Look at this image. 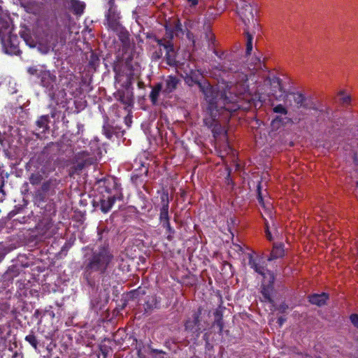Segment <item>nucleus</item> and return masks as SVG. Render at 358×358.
I'll return each mask as SVG.
<instances>
[{
  "instance_id": "f257e3e1",
  "label": "nucleus",
  "mask_w": 358,
  "mask_h": 358,
  "mask_svg": "<svg viewBox=\"0 0 358 358\" xmlns=\"http://www.w3.org/2000/svg\"><path fill=\"white\" fill-rule=\"evenodd\" d=\"M198 85L207 103L206 113L208 116L203 119L204 124L211 129L213 137L217 138L226 131L220 122L219 119L229 121L232 113L240 108L238 96L232 95L226 90L219 91L208 81L201 82L193 80Z\"/></svg>"
},
{
  "instance_id": "f03ea898",
  "label": "nucleus",
  "mask_w": 358,
  "mask_h": 358,
  "mask_svg": "<svg viewBox=\"0 0 358 358\" xmlns=\"http://www.w3.org/2000/svg\"><path fill=\"white\" fill-rule=\"evenodd\" d=\"M113 257L108 245H100L92 252L87 259L83 273V278L90 287H93L95 285L92 274L95 272L101 275L105 274Z\"/></svg>"
},
{
  "instance_id": "7ed1b4c3",
  "label": "nucleus",
  "mask_w": 358,
  "mask_h": 358,
  "mask_svg": "<svg viewBox=\"0 0 358 358\" xmlns=\"http://www.w3.org/2000/svg\"><path fill=\"white\" fill-rule=\"evenodd\" d=\"M42 33L38 49L43 53L47 54L50 50H54L58 43L59 25L56 20H46L42 25Z\"/></svg>"
},
{
  "instance_id": "20e7f679",
  "label": "nucleus",
  "mask_w": 358,
  "mask_h": 358,
  "mask_svg": "<svg viewBox=\"0 0 358 358\" xmlns=\"http://www.w3.org/2000/svg\"><path fill=\"white\" fill-rule=\"evenodd\" d=\"M231 59H227L222 63H219L215 66V69L223 73H234V87L236 91L238 94H244L248 92L250 90L248 74L244 72L239 71L238 66L234 63H231Z\"/></svg>"
},
{
  "instance_id": "39448f33",
  "label": "nucleus",
  "mask_w": 358,
  "mask_h": 358,
  "mask_svg": "<svg viewBox=\"0 0 358 358\" xmlns=\"http://www.w3.org/2000/svg\"><path fill=\"white\" fill-rule=\"evenodd\" d=\"M240 6L237 7V13L245 25L244 34L246 37L245 55H250L252 50L253 36L249 31V27L254 22L252 6L245 1L240 0Z\"/></svg>"
},
{
  "instance_id": "423d86ee",
  "label": "nucleus",
  "mask_w": 358,
  "mask_h": 358,
  "mask_svg": "<svg viewBox=\"0 0 358 358\" xmlns=\"http://www.w3.org/2000/svg\"><path fill=\"white\" fill-rule=\"evenodd\" d=\"M289 101L292 100L298 109L313 110L322 113L324 110L317 108L311 96H306L301 92H291L287 94Z\"/></svg>"
},
{
  "instance_id": "0eeeda50",
  "label": "nucleus",
  "mask_w": 358,
  "mask_h": 358,
  "mask_svg": "<svg viewBox=\"0 0 358 358\" xmlns=\"http://www.w3.org/2000/svg\"><path fill=\"white\" fill-rule=\"evenodd\" d=\"M201 314L202 308L199 307L197 310L192 313L191 317H188L184 323L185 330L194 334L196 337H199L202 332Z\"/></svg>"
},
{
  "instance_id": "6e6552de",
  "label": "nucleus",
  "mask_w": 358,
  "mask_h": 358,
  "mask_svg": "<svg viewBox=\"0 0 358 358\" xmlns=\"http://www.w3.org/2000/svg\"><path fill=\"white\" fill-rule=\"evenodd\" d=\"M154 41L157 45L166 50L165 59L166 64L171 66L178 67L179 62L176 60V52L173 46V43L171 41H167L166 38H154Z\"/></svg>"
},
{
  "instance_id": "1a4fd4ad",
  "label": "nucleus",
  "mask_w": 358,
  "mask_h": 358,
  "mask_svg": "<svg viewBox=\"0 0 358 358\" xmlns=\"http://www.w3.org/2000/svg\"><path fill=\"white\" fill-rule=\"evenodd\" d=\"M268 275L266 278L263 279V282L261 285L262 301L273 303V299L272 295L274 292L275 277L273 273H268Z\"/></svg>"
},
{
  "instance_id": "9d476101",
  "label": "nucleus",
  "mask_w": 358,
  "mask_h": 358,
  "mask_svg": "<svg viewBox=\"0 0 358 358\" xmlns=\"http://www.w3.org/2000/svg\"><path fill=\"white\" fill-rule=\"evenodd\" d=\"M108 4L110 7L105 15V24L108 27V29L114 31H117L120 27V13L116 10L114 0H109Z\"/></svg>"
},
{
  "instance_id": "9b49d317",
  "label": "nucleus",
  "mask_w": 358,
  "mask_h": 358,
  "mask_svg": "<svg viewBox=\"0 0 358 358\" xmlns=\"http://www.w3.org/2000/svg\"><path fill=\"white\" fill-rule=\"evenodd\" d=\"M0 41L6 54L17 55L20 53L19 39L16 35L9 33L7 36H3Z\"/></svg>"
},
{
  "instance_id": "f8f14e48",
  "label": "nucleus",
  "mask_w": 358,
  "mask_h": 358,
  "mask_svg": "<svg viewBox=\"0 0 358 358\" xmlns=\"http://www.w3.org/2000/svg\"><path fill=\"white\" fill-rule=\"evenodd\" d=\"M99 182L102 183L101 187L109 195L122 197L121 185L118 182L117 178L109 176L101 179Z\"/></svg>"
},
{
  "instance_id": "ddd939ff",
  "label": "nucleus",
  "mask_w": 358,
  "mask_h": 358,
  "mask_svg": "<svg viewBox=\"0 0 358 358\" xmlns=\"http://www.w3.org/2000/svg\"><path fill=\"white\" fill-rule=\"evenodd\" d=\"M161 206L159 208V222L162 225L170 222L169 216V196L167 190H163L160 195Z\"/></svg>"
},
{
  "instance_id": "4468645a",
  "label": "nucleus",
  "mask_w": 358,
  "mask_h": 358,
  "mask_svg": "<svg viewBox=\"0 0 358 358\" xmlns=\"http://www.w3.org/2000/svg\"><path fill=\"white\" fill-rule=\"evenodd\" d=\"M76 164L73 165L70 170L73 173L83 170L86 166L91 165L94 162L93 158L90 157V155L87 151H81L75 155Z\"/></svg>"
},
{
  "instance_id": "2eb2a0df",
  "label": "nucleus",
  "mask_w": 358,
  "mask_h": 358,
  "mask_svg": "<svg viewBox=\"0 0 358 358\" xmlns=\"http://www.w3.org/2000/svg\"><path fill=\"white\" fill-rule=\"evenodd\" d=\"M131 79V76L127 78L125 85L127 91L118 90L115 95L116 99L126 106H131L134 102L133 93L129 90L132 84Z\"/></svg>"
},
{
  "instance_id": "dca6fc26",
  "label": "nucleus",
  "mask_w": 358,
  "mask_h": 358,
  "mask_svg": "<svg viewBox=\"0 0 358 358\" xmlns=\"http://www.w3.org/2000/svg\"><path fill=\"white\" fill-rule=\"evenodd\" d=\"M38 78L40 79L41 85L50 90L54 88L57 80L56 76L51 73L50 71L42 69L38 73Z\"/></svg>"
},
{
  "instance_id": "f3484780",
  "label": "nucleus",
  "mask_w": 358,
  "mask_h": 358,
  "mask_svg": "<svg viewBox=\"0 0 358 358\" xmlns=\"http://www.w3.org/2000/svg\"><path fill=\"white\" fill-rule=\"evenodd\" d=\"M21 5L25 10L34 15H38L43 8V3L41 0H22Z\"/></svg>"
},
{
  "instance_id": "a211bd4d",
  "label": "nucleus",
  "mask_w": 358,
  "mask_h": 358,
  "mask_svg": "<svg viewBox=\"0 0 358 358\" xmlns=\"http://www.w3.org/2000/svg\"><path fill=\"white\" fill-rule=\"evenodd\" d=\"M161 298L157 295L148 296L143 304L144 313L150 314L154 309L160 308Z\"/></svg>"
},
{
  "instance_id": "6ab92c4d",
  "label": "nucleus",
  "mask_w": 358,
  "mask_h": 358,
  "mask_svg": "<svg viewBox=\"0 0 358 358\" xmlns=\"http://www.w3.org/2000/svg\"><path fill=\"white\" fill-rule=\"evenodd\" d=\"M53 227V222L50 219H43L37 225V229L46 238H50L55 234V232L50 231Z\"/></svg>"
},
{
  "instance_id": "aec40b11",
  "label": "nucleus",
  "mask_w": 358,
  "mask_h": 358,
  "mask_svg": "<svg viewBox=\"0 0 358 358\" xmlns=\"http://www.w3.org/2000/svg\"><path fill=\"white\" fill-rule=\"evenodd\" d=\"M180 80L176 76H169L165 80V87L162 90V93L169 94L174 92L179 85Z\"/></svg>"
},
{
  "instance_id": "412c9836",
  "label": "nucleus",
  "mask_w": 358,
  "mask_h": 358,
  "mask_svg": "<svg viewBox=\"0 0 358 358\" xmlns=\"http://www.w3.org/2000/svg\"><path fill=\"white\" fill-rule=\"evenodd\" d=\"M122 197H119L115 195H108L106 197L103 195L100 200V209L103 213H108L117 199H122Z\"/></svg>"
},
{
  "instance_id": "4be33fe9",
  "label": "nucleus",
  "mask_w": 358,
  "mask_h": 358,
  "mask_svg": "<svg viewBox=\"0 0 358 358\" xmlns=\"http://www.w3.org/2000/svg\"><path fill=\"white\" fill-rule=\"evenodd\" d=\"M285 255L284 245L282 243H274L273 249L267 258L268 262L281 258Z\"/></svg>"
},
{
  "instance_id": "5701e85b",
  "label": "nucleus",
  "mask_w": 358,
  "mask_h": 358,
  "mask_svg": "<svg viewBox=\"0 0 358 358\" xmlns=\"http://www.w3.org/2000/svg\"><path fill=\"white\" fill-rule=\"evenodd\" d=\"M60 182L61 180L57 178H50L42 184L41 189L43 192L51 191L53 194L55 193V190L59 188Z\"/></svg>"
},
{
  "instance_id": "b1692460",
  "label": "nucleus",
  "mask_w": 358,
  "mask_h": 358,
  "mask_svg": "<svg viewBox=\"0 0 358 358\" xmlns=\"http://www.w3.org/2000/svg\"><path fill=\"white\" fill-rule=\"evenodd\" d=\"M308 301L310 303L318 306H324L329 299L328 294L322 292V294H313L308 296Z\"/></svg>"
},
{
  "instance_id": "393cba45",
  "label": "nucleus",
  "mask_w": 358,
  "mask_h": 358,
  "mask_svg": "<svg viewBox=\"0 0 358 358\" xmlns=\"http://www.w3.org/2000/svg\"><path fill=\"white\" fill-rule=\"evenodd\" d=\"M49 122V115L40 116L36 122L37 130L41 134H45L50 129Z\"/></svg>"
},
{
  "instance_id": "a878e982",
  "label": "nucleus",
  "mask_w": 358,
  "mask_h": 358,
  "mask_svg": "<svg viewBox=\"0 0 358 358\" xmlns=\"http://www.w3.org/2000/svg\"><path fill=\"white\" fill-rule=\"evenodd\" d=\"M162 88V83H157L152 87L149 96L150 101L153 105H156L157 103L159 93L163 90Z\"/></svg>"
},
{
  "instance_id": "bb28decb",
  "label": "nucleus",
  "mask_w": 358,
  "mask_h": 358,
  "mask_svg": "<svg viewBox=\"0 0 358 358\" xmlns=\"http://www.w3.org/2000/svg\"><path fill=\"white\" fill-rule=\"evenodd\" d=\"M85 8V3L79 0H71V9L73 14L80 16L83 14Z\"/></svg>"
},
{
  "instance_id": "cd10ccee",
  "label": "nucleus",
  "mask_w": 358,
  "mask_h": 358,
  "mask_svg": "<svg viewBox=\"0 0 358 358\" xmlns=\"http://www.w3.org/2000/svg\"><path fill=\"white\" fill-rule=\"evenodd\" d=\"M291 122V119L287 117H282L280 115H277L275 118H273L271 121V126L275 129H278L282 126L285 124Z\"/></svg>"
},
{
  "instance_id": "c85d7f7f",
  "label": "nucleus",
  "mask_w": 358,
  "mask_h": 358,
  "mask_svg": "<svg viewBox=\"0 0 358 358\" xmlns=\"http://www.w3.org/2000/svg\"><path fill=\"white\" fill-rule=\"evenodd\" d=\"M24 340L35 350H37L39 341L35 335L34 329H31L29 334L25 336Z\"/></svg>"
},
{
  "instance_id": "c756f323",
  "label": "nucleus",
  "mask_w": 358,
  "mask_h": 358,
  "mask_svg": "<svg viewBox=\"0 0 358 358\" xmlns=\"http://www.w3.org/2000/svg\"><path fill=\"white\" fill-rule=\"evenodd\" d=\"M257 200L259 203L266 210H268V212L267 213L269 217H272V210L269 207H266V203H264V198L262 194V187L261 183L259 182L257 187Z\"/></svg>"
},
{
  "instance_id": "7c9ffc66",
  "label": "nucleus",
  "mask_w": 358,
  "mask_h": 358,
  "mask_svg": "<svg viewBox=\"0 0 358 358\" xmlns=\"http://www.w3.org/2000/svg\"><path fill=\"white\" fill-rule=\"evenodd\" d=\"M205 38L208 43L209 48H213L214 47L215 36V34L212 32L210 27H207L206 29Z\"/></svg>"
},
{
  "instance_id": "2f4dec72",
  "label": "nucleus",
  "mask_w": 358,
  "mask_h": 358,
  "mask_svg": "<svg viewBox=\"0 0 358 358\" xmlns=\"http://www.w3.org/2000/svg\"><path fill=\"white\" fill-rule=\"evenodd\" d=\"M102 131L105 136L108 139H111L113 135L116 133L115 131L114 127L108 123H105L103 124L102 127Z\"/></svg>"
},
{
  "instance_id": "473e14b6",
  "label": "nucleus",
  "mask_w": 358,
  "mask_h": 358,
  "mask_svg": "<svg viewBox=\"0 0 358 358\" xmlns=\"http://www.w3.org/2000/svg\"><path fill=\"white\" fill-rule=\"evenodd\" d=\"M19 274V271L17 266H12L8 268V269L6 271V272L4 274V278L10 280L13 279V278L17 276Z\"/></svg>"
},
{
  "instance_id": "72a5a7b5",
  "label": "nucleus",
  "mask_w": 358,
  "mask_h": 358,
  "mask_svg": "<svg viewBox=\"0 0 358 358\" xmlns=\"http://www.w3.org/2000/svg\"><path fill=\"white\" fill-rule=\"evenodd\" d=\"M143 168V173H133L132 176H131V180L134 183H136L137 184L139 181L141 182H143V180H140V178L144 176L145 177L147 176L148 175V167H145L144 165H142Z\"/></svg>"
},
{
  "instance_id": "f704fd0d",
  "label": "nucleus",
  "mask_w": 358,
  "mask_h": 358,
  "mask_svg": "<svg viewBox=\"0 0 358 358\" xmlns=\"http://www.w3.org/2000/svg\"><path fill=\"white\" fill-rule=\"evenodd\" d=\"M161 226L166 229V234H167V239L171 241L173 238V235L175 234L176 231L173 227H171L170 222L163 224Z\"/></svg>"
},
{
  "instance_id": "c9c22d12",
  "label": "nucleus",
  "mask_w": 358,
  "mask_h": 358,
  "mask_svg": "<svg viewBox=\"0 0 358 358\" xmlns=\"http://www.w3.org/2000/svg\"><path fill=\"white\" fill-rule=\"evenodd\" d=\"M255 271L263 277V279L266 278L268 275V273H273L272 271L266 269L264 266L261 265L259 263L257 264L256 267L252 268Z\"/></svg>"
},
{
  "instance_id": "e433bc0d",
  "label": "nucleus",
  "mask_w": 358,
  "mask_h": 358,
  "mask_svg": "<svg viewBox=\"0 0 358 358\" xmlns=\"http://www.w3.org/2000/svg\"><path fill=\"white\" fill-rule=\"evenodd\" d=\"M43 176L39 173H33L29 177V182L32 185H37L41 183Z\"/></svg>"
},
{
  "instance_id": "4c0bfd02",
  "label": "nucleus",
  "mask_w": 358,
  "mask_h": 358,
  "mask_svg": "<svg viewBox=\"0 0 358 358\" xmlns=\"http://www.w3.org/2000/svg\"><path fill=\"white\" fill-rule=\"evenodd\" d=\"M273 111L275 113H279L281 115H287L288 113L287 109L282 104H278L273 108Z\"/></svg>"
},
{
  "instance_id": "58836bf2",
  "label": "nucleus",
  "mask_w": 358,
  "mask_h": 358,
  "mask_svg": "<svg viewBox=\"0 0 358 358\" xmlns=\"http://www.w3.org/2000/svg\"><path fill=\"white\" fill-rule=\"evenodd\" d=\"M21 36L24 38V41H25L27 45H28L31 48L35 47V41L31 38V36H29L27 34H22Z\"/></svg>"
},
{
  "instance_id": "ea45409f",
  "label": "nucleus",
  "mask_w": 358,
  "mask_h": 358,
  "mask_svg": "<svg viewBox=\"0 0 358 358\" xmlns=\"http://www.w3.org/2000/svg\"><path fill=\"white\" fill-rule=\"evenodd\" d=\"M9 252V250L7 247L3 244H0V263L3 260L6 255Z\"/></svg>"
},
{
  "instance_id": "a19ab883",
  "label": "nucleus",
  "mask_w": 358,
  "mask_h": 358,
  "mask_svg": "<svg viewBox=\"0 0 358 358\" xmlns=\"http://www.w3.org/2000/svg\"><path fill=\"white\" fill-rule=\"evenodd\" d=\"M259 263V261L257 258H255L252 256V255L249 254L248 257V264L251 268L256 267L257 264Z\"/></svg>"
},
{
  "instance_id": "79ce46f5",
  "label": "nucleus",
  "mask_w": 358,
  "mask_h": 358,
  "mask_svg": "<svg viewBox=\"0 0 358 358\" xmlns=\"http://www.w3.org/2000/svg\"><path fill=\"white\" fill-rule=\"evenodd\" d=\"M213 325L216 326L219 329V331H218L219 334H222L223 328H224L223 320H215Z\"/></svg>"
},
{
  "instance_id": "37998d69",
  "label": "nucleus",
  "mask_w": 358,
  "mask_h": 358,
  "mask_svg": "<svg viewBox=\"0 0 358 358\" xmlns=\"http://www.w3.org/2000/svg\"><path fill=\"white\" fill-rule=\"evenodd\" d=\"M265 234H266V238L271 241L273 240V237H272V235H271V233L269 230V226H268V222L266 220H265Z\"/></svg>"
},
{
  "instance_id": "c03bdc74",
  "label": "nucleus",
  "mask_w": 358,
  "mask_h": 358,
  "mask_svg": "<svg viewBox=\"0 0 358 358\" xmlns=\"http://www.w3.org/2000/svg\"><path fill=\"white\" fill-rule=\"evenodd\" d=\"M71 244L69 243H65L64 245L62 247L60 251H59V255H64L66 256V254H67V252L69 251V250L71 248Z\"/></svg>"
},
{
  "instance_id": "a18cd8bd",
  "label": "nucleus",
  "mask_w": 358,
  "mask_h": 358,
  "mask_svg": "<svg viewBox=\"0 0 358 358\" xmlns=\"http://www.w3.org/2000/svg\"><path fill=\"white\" fill-rule=\"evenodd\" d=\"M352 324L358 329V314L353 313L350 316Z\"/></svg>"
},
{
  "instance_id": "49530a36",
  "label": "nucleus",
  "mask_w": 358,
  "mask_h": 358,
  "mask_svg": "<svg viewBox=\"0 0 358 358\" xmlns=\"http://www.w3.org/2000/svg\"><path fill=\"white\" fill-rule=\"evenodd\" d=\"M163 56V52L162 48H159L158 50L155 51L152 53V59L155 60H158L162 58Z\"/></svg>"
},
{
  "instance_id": "de8ad7c7",
  "label": "nucleus",
  "mask_w": 358,
  "mask_h": 358,
  "mask_svg": "<svg viewBox=\"0 0 358 358\" xmlns=\"http://www.w3.org/2000/svg\"><path fill=\"white\" fill-rule=\"evenodd\" d=\"M41 70L38 69L35 66L29 67L27 69V72L31 76H37L38 77V73Z\"/></svg>"
},
{
  "instance_id": "09e8293b",
  "label": "nucleus",
  "mask_w": 358,
  "mask_h": 358,
  "mask_svg": "<svg viewBox=\"0 0 358 358\" xmlns=\"http://www.w3.org/2000/svg\"><path fill=\"white\" fill-rule=\"evenodd\" d=\"M166 36L167 41H172V39L173 38V30L168 29V27H166Z\"/></svg>"
},
{
  "instance_id": "8fccbe9b",
  "label": "nucleus",
  "mask_w": 358,
  "mask_h": 358,
  "mask_svg": "<svg viewBox=\"0 0 358 358\" xmlns=\"http://www.w3.org/2000/svg\"><path fill=\"white\" fill-rule=\"evenodd\" d=\"M235 218L234 217H230L228 220H227V225H228V230L229 231L231 234L232 236H234V233L232 232L231 231V225H234L235 224Z\"/></svg>"
},
{
  "instance_id": "3c124183",
  "label": "nucleus",
  "mask_w": 358,
  "mask_h": 358,
  "mask_svg": "<svg viewBox=\"0 0 358 358\" xmlns=\"http://www.w3.org/2000/svg\"><path fill=\"white\" fill-rule=\"evenodd\" d=\"M99 57L95 55L94 53L91 55V59L90 61V64L92 66L96 65V63H99Z\"/></svg>"
},
{
  "instance_id": "603ef678",
  "label": "nucleus",
  "mask_w": 358,
  "mask_h": 358,
  "mask_svg": "<svg viewBox=\"0 0 358 358\" xmlns=\"http://www.w3.org/2000/svg\"><path fill=\"white\" fill-rule=\"evenodd\" d=\"M214 316H215V320H223L222 310H220V309H217L214 312Z\"/></svg>"
},
{
  "instance_id": "864d4df0",
  "label": "nucleus",
  "mask_w": 358,
  "mask_h": 358,
  "mask_svg": "<svg viewBox=\"0 0 358 358\" xmlns=\"http://www.w3.org/2000/svg\"><path fill=\"white\" fill-rule=\"evenodd\" d=\"M340 94L343 96V97L341 98V101L343 104H349L350 102V100H351V98L350 96H344L343 94V92H340Z\"/></svg>"
},
{
  "instance_id": "5fc2aeb1",
  "label": "nucleus",
  "mask_w": 358,
  "mask_h": 358,
  "mask_svg": "<svg viewBox=\"0 0 358 358\" xmlns=\"http://www.w3.org/2000/svg\"><path fill=\"white\" fill-rule=\"evenodd\" d=\"M262 63H261V59L260 57H255V61H254V69L255 68H261Z\"/></svg>"
},
{
  "instance_id": "6e6d98bb",
  "label": "nucleus",
  "mask_w": 358,
  "mask_h": 358,
  "mask_svg": "<svg viewBox=\"0 0 358 358\" xmlns=\"http://www.w3.org/2000/svg\"><path fill=\"white\" fill-rule=\"evenodd\" d=\"M131 294H132L133 297H136L137 296H138L141 294V287H138L136 289L132 290L131 292ZM141 294H145V292H143L141 293Z\"/></svg>"
},
{
  "instance_id": "4d7b16f0",
  "label": "nucleus",
  "mask_w": 358,
  "mask_h": 358,
  "mask_svg": "<svg viewBox=\"0 0 358 358\" xmlns=\"http://www.w3.org/2000/svg\"><path fill=\"white\" fill-rule=\"evenodd\" d=\"M286 318L284 317H279L277 320V323L279 324L280 327H282V324L285 322Z\"/></svg>"
},
{
  "instance_id": "13d9d810",
  "label": "nucleus",
  "mask_w": 358,
  "mask_h": 358,
  "mask_svg": "<svg viewBox=\"0 0 358 358\" xmlns=\"http://www.w3.org/2000/svg\"><path fill=\"white\" fill-rule=\"evenodd\" d=\"M174 30L175 31H182V27H181V24L179 22H178L176 25L174 26Z\"/></svg>"
},
{
  "instance_id": "bf43d9fd",
  "label": "nucleus",
  "mask_w": 358,
  "mask_h": 358,
  "mask_svg": "<svg viewBox=\"0 0 358 358\" xmlns=\"http://www.w3.org/2000/svg\"><path fill=\"white\" fill-rule=\"evenodd\" d=\"M192 6H195L198 4L199 0H187Z\"/></svg>"
},
{
  "instance_id": "052dcab7",
  "label": "nucleus",
  "mask_w": 358,
  "mask_h": 358,
  "mask_svg": "<svg viewBox=\"0 0 358 358\" xmlns=\"http://www.w3.org/2000/svg\"><path fill=\"white\" fill-rule=\"evenodd\" d=\"M230 172H231V171L229 170V173H228V175L226 177V182H227L228 184H230V183L232 182L231 178L230 177Z\"/></svg>"
},
{
  "instance_id": "680f3d73",
  "label": "nucleus",
  "mask_w": 358,
  "mask_h": 358,
  "mask_svg": "<svg viewBox=\"0 0 358 358\" xmlns=\"http://www.w3.org/2000/svg\"><path fill=\"white\" fill-rule=\"evenodd\" d=\"M287 308L288 306L285 303H282L280 306V309L282 310V312H284Z\"/></svg>"
},
{
  "instance_id": "e2e57ef3",
  "label": "nucleus",
  "mask_w": 358,
  "mask_h": 358,
  "mask_svg": "<svg viewBox=\"0 0 358 358\" xmlns=\"http://www.w3.org/2000/svg\"><path fill=\"white\" fill-rule=\"evenodd\" d=\"M51 117L55 118L56 116L55 109H53L50 113Z\"/></svg>"
},
{
  "instance_id": "0e129e2a",
  "label": "nucleus",
  "mask_w": 358,
  "mask_h": 358,
  "mask_svg": "<svg viewBox=\"0 0 358 358\" xmlns=\"http://www.w3.org/2000/svg\"><path fill=\"white\" fill-rule=\"evenodd\" d=\"M143 85H144V83H143V82L139 81V82L138 83V87H140V88H141V87H143Z\"/></svg>"
},
{
  "instance_id": "69168bd1",
  "label": "nucleus",
  "mask_w": 358,
  "mask_h": 358,
  "mask_svg": "<svg viewBox=\"0 0 358 358\" xmlns=\"http://www.w3.org/2000/svg\"><path fill=\"white\" fill-rule=\"evenodd\" d=\"M3 36H4V35L3 34L2 29H1V28H0V40L2 38V37H3Z\"/></svg>"
},
{
  "instance_id": "338daca9",
  "label": "nucleus",
  "mask_w": 358,
  "mask_h": 358,
  "mask_svg": "<svg viewBox=\"0 0 358 358\" xmlns=\"http://www.w3.org/2000/svg\"><path fill=\"white\" fill-rule=\"evenodd\" d=\"M154 352H159V353H162V351H158V350H154Z\"/></svg>"
},
{
  "instance_id": "774afa93",
  "label": "nucleus",
  "mask_w": 358,
  "mask_h": 358,
  "mask_svg": "<svg viewBox=\"0 0 358 358\" xmlns=\"http://www.w3.org/2000/svg\"><path fill=\"white\" fill-rule=\"evenodd\" d=\"M190 358H199V357H196V356H194V357H190Z\"/></svg>"
}]
</instances>
